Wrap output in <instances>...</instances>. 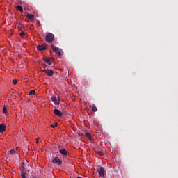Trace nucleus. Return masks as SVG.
Returning a JSON list of instances; mask_svg holds the SVG:
<instances>
[{
    "instance_id": "nucleus-1",
    "label": "nucleus",
    "mask_w": 178,
    "mask_h": 178,
    "mask_svg": "<svg viewBox=\"0 0 178 178\" xmlns=\"http://www.w3.org/2000/svg\"><path fill=\"white\" fill-rule=\"evenodd\" d=\"M52 102H54V105H59L60 104V97L59 96L52 95L51 97Z\"/></svg>"
},
{
    "instance_id": "nucleus-2",
    "label": "nucleus",
    "mask_w": 178,
    "mask_h": 178,
    "mask_svg": "<svg viewBox=\"0 0 178 178\" xmlns=\"http://www.w3.org/2000/svg\"><path fill=\"white\" fill-rule=\"evenodd\" d=\"M51 48H52L54 52H55V54L58 55V56H62V55H63L62 49H60L58 47H55L54 44L51 45Z\"/></svg>"
},
{
    "instance_id": "nucleus-3",
    "label": "nucleus",
    "mask_w": 178,
    "mask_h": 178,
    "mask_svg": "<svg viewBox=\"0 0 178 178\" xmlns=\"http://www.w3.org/2000/svg\"><path fill=\"white\" fill-rule=\"evenodd\" d=\"M55 40V36L52 33H48L46 35V41L47 42H52Z\"/></svg>"
},
{
    "instance_id": "nucleus-4",
    "label": "nucleus",
    "mask_w": 178,
    "mask_h": 178,
    "mask_svg": "<svg viewBox=\"0 0 178 178\" xmlns=\"http://www.w3.org/2000/svg\"><path fill=\"white\" fill-rule=\"evenodd\" d=\"M42 72H44V73H46V74L49 77H52L54 76V71L52 70H49V69L42 70Z\"/></svg>"
},
{
    "instance_id": "nucleus-5",
    "label": "nucleus",
    "mask_w": 178,
    "mask_h": 178,
    "mask_svg": "<svg viewBox=\"0 0 178 178\" xmlns=\"http://www.w3.org/2000/svg\"><path fill=\"white\" fill-rule=\"evenodd\" d=\"M97 173H99V176H100V177H104V176H105L104 172L105 170L104 169V168L101 167L97 168Z\"/></svg>"
},
{
    "instance_id": "nucleus-6",
    "label": "nucleus",
    "mask_w": 178,
    "mask_h": 178,
    "mask_svg": "<svg viewBox=\"0 0 178 178\" xmlns=\"http://www.w3.org/2000/svg\"><path fill=\"white\" fill-rule=\"evenodd\" d=\"M54 115H56V116H58L59 118H62V116L63 115V113L56 108L54 109Z\"/></svg>"
},
{
    "instance_id": "nucleus-7",
    "label": "nucleus",
    "mask_w": 178,
    "mask_h": 178,
    "mask_svg": "<svg viewBox=\"0 0 178 178\" xmlns=\"http://www.w3.org/2000/svg\"><path fill=\"white\" fill-rule=\"evenodd\" d=\"M53 163H58V165H60L62 163V160L59 159V157H55L52 160Z\"/></svg>"
},
{
    "instance_id": "nucleus-8",
    "label": "nucleus",
    "mask_w": 178,
    "mask_h": 178,
    "mask_svg": "<svg viewBox=\"0 0 178 178\" xmlns=\"http://www.w3.org/2000/svg\"><path fill=\"white\" fill-rule=\"evenodd\" d=\"M37 48H38V51H46L47 45H45V44L42 45H38Z\"/></svg>"
},
{
    "instance_id": "nucleus-9",
    "label": "nucleus",
    "mask_w": 178,
    "mask_h": 178,
    "mask_svg": "<svg viewBox=\"0 0 178 178\" xmlns=\"http://www.w3.org/2000/svg\"><path fill=\"white\" fill-rule=\"evenodd\" d=\"M59 152L60 155H63V156H66L67 155V151L65 149H60Z\"/></svg>"
},
{
    "instance_id": "nucleus-10",
    "label": "nucleus",
    "mask_w": 178,
    "mask_h": 178,
    "mask_svg": "<svg viewBox=\"0 0 178 178\" xmlns=\"http://www.w3.org/2000/svg\"><path fill=\"white\" fill-rule=\"evenodd\" d=\"M43 60H44V62L47 63V65H51V58H50L44 57L43 58Z\"/></svg>"
},
{
    "instance_id": "nucleus-11",
    "label": "nucleus",
    "mask_w": 178,
    "mask_h": 178,
    "mask_svg": "<svg viewBox=\"0 0 178 178\" xmlns=\"http://www.w3.org/2000/svg\"><path fill=\"white\" fill-rule=\"evenodd\" d=\"M6 130V126L5 124H0V133H3Z\"/></svg>"
},
{
    "instance_id": "nucleus-12",
    "label": "nucleus",
    "mask_w": 178,
    "mask_h": 178,
    "mask_svg": "<svg viewBox=\"0 0 178 178\" xmlns=\"http://www.w3.org/2000/svg\"><path fill=\"white\" fill-rule=\"evenodd\" d=\"M26 17L27 19H29V20H31V21L34 20V16L31 14L26 15Z\"/></svg>"
},
{
    "instance_id": "nucleus-13",
    "label": "nucleus",
    "mask_w": 178,
    "mask_h": 178,
    "mask_svg": "<svg viewBox=\"0 0 178 178\" xmlns=\"http://www.w3.org/2000/svg\"><path fill=\"white\" fill-rule=\"evenodd\" d=\"M17 10H19V12H23V6H17Z\"/></svg>"
},
{
    "instance_id": "nucleus-14",
    "label": "nucleus",
    "mask_w": 178,
    "mask_h": 178,
    "mask_svg": "<svg viewBox=\"0 0 178 178\" xmlns=\"http://www.w3.org/2000/svg\"><path fill=\"white\" fill-rule=\"evenodd\" d=\"M3 113H4V115H8V110L6 109V106H5L3 108Z\"/></svg>"
},
{
    "instance_id": "nucleus-15",
    "label": "nucleus",
    "mask_w": 178,
    "mask_h": 178,
    "mask_svg": "<svg viewBox=\"0 0 178 178\" xmlns=\"http://www.w3.org/2000/svg\"><path fill=\"white\" fill-rule=\"evenodd\" d=\"M86 137H87V138H88V140H91V134H90V133L86 132Z\"/></svg>"
},
{
    "instance_id": "nucleus-16",
    "label": "nucleus",
    "mask_w": 178,
    "mask_h": 178,
    "mask_svg": "<svg viewBox=\"0 0 178 178\" xmlns=\"http://www.w3.org/2000/svg\"><path fill=\"white\" fill-rule=\"evenodd\" d=\"M97 154H98V155H99L100 156H104V152H102V151H96Z\"/></svg>"
},
{
    "instance_id": "nucleus-17",
    "label": "nucleus",
    "mask_w": 178,
    "mask_h": 178,
    "mask_svg": "<svg viewBox=\"0 0 178 178\" xmlns=\"http://www.w3.org/2000/svg\"><path fill=\"white\" fill-rule=\"evenodd\" d=\"M92 111L93 112H97V111H98V109L97 108V106H95V105H93L92 107Z\"/></svg>"
},
{
    "instance_id": "nucleus-18",
    "label": "nucleus",
    "mask_w": 178,
    "mask_h": 178,
    "mask_svg": "<svg viewBox=\"0 0 178 178\" xmlns=\"http://www.w3.org/2000/svg\"><path fill=\"white\" fill-rule=\"evenodd\" d=\"M16 153V150L15 149H11L10 152H8V154L10 155H12L13 154H15Z\"/></svg>"
},
{
    "instance_id": "nucleus-19",
    "label": "nucleus",
    "mask_w": 178,
    "mask_h": 178,
    "mask_svg": "<svg viewBox=\"0 0 178 178\" xmlns=\"http://www.w3.org/2000/svg\"><path fill=\"white\" fill-rule=\"evenodd\" d=\"M34 94H35V90H31L29 92V95H34Z\"/></svg>"
},
{
    "instance_id": "nucleus-20",
    "label": "nucleus",
    "mask_w": 178,
    "mask_h": 178,
    "mask_svg": "<svg viewBox=\"0 0 178 178\" xmlns=\"http://www.w3.org/2000/svg\"><path fill=\"white\" fill-rule=\"evenodd\" d=\"M51 127H52V129H55V127H58V122H56V123H55V125L51 124Z\"/></svg>"
},
{
    "instance_id": "nucleus-21",
    "label": "nucleus",
    "mask_w": 178,
    "mask_h": 178,
    "mask_svg": "<svg viewBox=\"0 0 178 178\" xmlns=\"http://www.w3.org/2000/svg\"><path fill=\"white\" fill-rule=\"evenodd\" d=\"M20 37H24V35H26V33H24V31H22L19 34Z\"/></svg>"
},
{
    "instance_id": "nucleus-22",
    "label": "nucleus",
    "mask_w": 178,
    "mask_h": 178,
    "mask_svg": "<svg viewBox=\"0 0 178 178\" xmlns=\"http://www.w3.org/2000/svg\"><path fill=\"white\" fill-rule=\"evenodd\" d=\"M21 177H22V178H27V177L26 176V173L22 172V173L21 174Z\"/></svg>"
},
{
    "instance_id": "nucleus-23",
    "label": "nucleus",
    "mask_w": 178,
    "mask_h": 178,
    "mask_svg": "<svg viewBox=\"0 0 178 178\" xmlns=\"http://www.w3.org/2000/svg\"><path fill=\"white\" fill-rule=\"evenodd\" d=\"M13 84L14 86H16V84H17V79H13Z\"/></svg>"
},
{
    "instance_id": "nucleus-24",
    "label": "nucleus",
    "mask_w": 178,
    "mask_h": 178,
    "mask_svg": "<svg viewBox=\"0 0 178 178\" xmlns=\"http://www.w3.org/2000/svg\"><path fill=\"white\" fill-rule=\"evenodd\" d=\"M43 66H47V65L44 64V65H43Z\"/></svg>"
},
{
    "instance_id": "nucleus-25",
    "label": "nucleus",
    "mask_w": 178,
    "mask_h": 178,
    "mask_svg": "<svg viewBox=\"0 0 178 178\" xmlns=\"http://www.w3.org/2000/svg\"><path fill=\"white\" fill-rule=\"evenodd\" d=\"M36 143L38 144V140H37Z\"/></svg>"
},
{
    "instance_id": "nucleus-26",
    "label": "nucleus",
    "mask_w": 178,
    "mask_h": 178,
    "mask_svg": "<svg viewBox=\"0 0 178 178\" xmlns=\"http://www.w3.org/2000/svg\"><path fill=\"white\" fill-rule=\"evenodd\" d=\"M76 178H81V177H76Z\"/></svg>"
}]
</instances>
